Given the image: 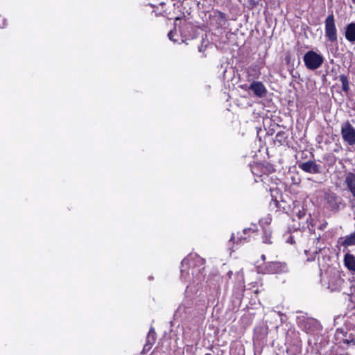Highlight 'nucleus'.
<instances>
[{
    "mask_svg": "<svg viewBox=\"0 0 355 355\" xmlns=\"http://www.w3.org/2000/svg\"><path fill=\"white\" fill-rule=\"evenodd\" d=\"M305 66L310 70H315L320 68L323 62V57L313 51H309L303 58Z\"/></svg>",
    "mask_w": 355,
    "mask_h": 355,
    "instance_id": "nucleus-1",
    "label": "nucleus"
},
{
    "mask_svg": "<svg viewBox=\"0 0 355 355\" xmlns=\"http://www.w3.org/2000/svg\"><path fill=\"white\" fill-rule=\"evenodd\" d=\"M340 133L345 142L350 146L355 144V128L349 121L342 124Z\"/></svg>",
    "mask_w": 355,
    "mask_h": 355,
    "instance_id": "nucleus-2",
    "label": "nucleus"
},
{
    "mask_svg": "<svg viewBox=\"0 0 355 355\" xmlns=\"http://www.w3.org/2000/svg\"><path fill=\"white\" fill-rule=\"evenodd\" d=\"M324 24L325 36L331 42L337 41V30L334 15H329L325 19Z\"/></svg>",
    "mask_w": 355,
    "mask_h": 355,
    "instance_id": "nucleus-3",
    "label": "nucleus"
},
{
    "mask_svg": "<svg viewBox=\"0 0 355 355\" xmlns=\"http://www.w3.org/2000/svg\"><path fill=\"white\" fill-rule=\"evenodd\" d=\"M288 267L286 263L271 261L266 263L264 272L268 274H282L288 272Z\"/></svg>",
    "mask_w": 355,
    "mask_h": 355,
    "instance_id": "nucleus-4",
    "label": "nucleus"
},
{
    "mask_svg": "<svg viewBox=\"0 0 355 355\" xmlns=\"http://www.w3.org/2000/svg\"><path fill=\"white\" fill-rule=\"evenodd\" d=\"M249 89L258 97H263L266 94L267 89L264 85L259 81H254Z\"/></svg>",
    "mask_w": 355,
    "mask_h": 355,
    "instance_id": "nucleus-5",
    "label": "nucleus"
},
{
    "mask_svg": "<svg viewBox=\"0 0 355 355\" xmlns=\"http://www.w3.org/2000/svg\"><path fill=\"white\" fill-rule=\"evenodd\" d=\"M344 182L355 200V173H347Z\"/></svg>",
    "mask_w": 355,
    "mask_h": 355,
    "instance_id": "nucleus-6",
    "label": "nucleus"
},
{
    "mask_svg": "<svg viewBox=\"0 0 355 355\" xmlns=\"http://www.w3.org/2000/svg\"><path fill=\"white\" fill-rule=\"evenodd\" d=\"M301 169L307 173H319V166L315 162L309 161L304 162L300 165Z\"/></svg>",
    "mask_w": 355,
    "mask_h": 355,
    "instance_id": "nucleus-7",
    "label": "nucleus"
},
{
    "mask_svg": "<svg viewBox=\"0 0 355 355\" xmlns=\"http://www.w3.org/2000/svg\"><path fill=\"white\" fill-rule=\"evenodd\" d=\"M345 36L349 42H355V23H350L346 26Z\"/></svg>",
    "mask_w": 355,
    "mask_h": 355,
    "instance_id": "nucleus-8",
    "label": "nucleus"
},
{
    "mask_svg": "<svg viewBox=\"0 0 355 355\" xmlns=\"http://www.w3.org/2000/svg\"><path fill=\"white\" fill-rule=\"evenodd\" d=\"M344 263L349 270L355 272V256L351 254H346L344 257Z\"/></svg>",
    "mask_w": 355,
    "mask_h": 355,
    "instance_id": "nucleus-9",
    "label": "nucleus"
},
{
    "mask_svg": "<svg viewBox=\"0 0 355 355\" xmlns=\"http://www.w3.org/2000/svg\"><path fill=\"white\" fill-rule=\"evenodd\" d=\"M339 80L342 83V89L345 92H347L349 89V82L347 76L344 74H341L339 76Z\"/></svg>",
    "mask_w": 355,
    "mask_h": 355,
    "instance_id": "nucleus-10",
    "label": "nucleus"
},
{
    "mask_svg": "<svg viewBox=\"0 0 355 355\" xmlns=\"http://www.w3.org/2000/svg\"><path fill=\"white\" fill-rule=\"evenodd\" d=\"M155 331L153 329H150L147 336V344L145 345V348L148 345H153L155 340Z\"/></svg>",
    "mask_w": 355,
    "mask_h": 355,
    "instance_id": "nucleus-11",
    "label": "nucleus"
},
{
    "mask_svg": "<svg viewBox=\"0 0 355 355\" xmlns=\"http://www.w3.org/2000/svg\"><path fill=\"white\" fill-rule=\"evenodd\" d=\"M343 245L346 246L355 245V232L346 236L345 239L343 241Z\"/></svg>",
    "mask_w": 355,
    "mask_h": 355,
    "instance_id": "nucleus-12",
    "label": "nucleus"
},
{
    "mask_svg": "<svg viewBox=\"0 0 355 355\" xmlns=\"http://www.w3.org/2000/svg\"><path fill=\"white\" fill-rule=\"evenodd\" d=\"M168 37H169V39H170L171 40H173V41H175V40L173 39V31H170V32L168 33Z\"/></svg>",
    "mask_w": 355,
    "mask_h": 355,
    "instance_id": "nucleus-13",
    "label": "nucleus"
},
{
    "mask_svg": "<svg viewBox=\"0 0 355 355\" xmlns=\"http://www.w3.org/2000/svg\"><path fill=\"white\" fill-rule=\"evenodd\" d=\"M261 259H262L263 261H265V259H266V256H265L264 254L261 255Z\"/></svg>",
    "mask_w": 355,
    "mask_h": 355,
    "instance_id": "nucleus-14",
    "label": "nucleus"
},
{
    "mask_svg": "<svg viewBox=\"0 0 355 355\" xmlns=\"http://www.w3.org/2000/svg\"><path fill=\"white\" fill-rule=\"evenodd\" d=\"M354 3H355V0H352Z\"/></svg>",
    "mask_w": 355,
    "mask_h": 355,
    "instance_id": "nucleus-15",
    "label": "nucleus"
},
{
    "mask_svg": "<svg viewBox=\"0 0 355 355\" xmlns=\"http://www.w3.org/2000/svg\"><path fill=\"white\" fill-rule=\"evenodd\" d=\"M205 355H211V354L208 353V354H206Z\"/></svg>",
    "mask_w": 355,
    "mask_h": 355,
    "instance_id": "nucleus-16",
    "label": "nucleus"
}]
</instances>
